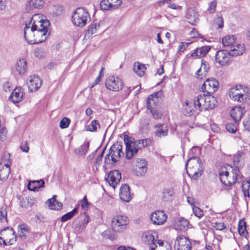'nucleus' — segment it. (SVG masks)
Returning a JSON list of instances; mask_svg holds the SVG:
<instances>
[{
  "mask_svg": "<svg viewBox=\"0 0 250 250\" xmlns=\"http://www.w3.org/2000/svg\"><path fill=\"white\" fill-rule=\"evenodd\" d=\"M230 116L235 123L239 122L243 116V109L240 106H235L230 112Z\"/></svg>",
  "mask_w": 250,
  "mask_h": 250,
  "instance_id": "22",
  "label": "nucleus"
},
{
  "mask_svg": "<svg viewBox=\"0 0 250 250\" xmlns=\"http://www.w3.org/2000/svg\"><path fill=\"white\" fill-rule=\"evenodd\" d=\"M167 219V215L162 210H158L151 213L149 219Z\"/></svg>",
  "mask_w": 250,
  "mask_h": 250,
  "instance_id": "34",
  "label": "nucleus"
},
{
  "mask_svg": "<svg viewBox=\"0 0 250 250\" xmlns=\"http://www.w3.org/2000/svg\"><path fill=\"white\" fill-rule=\"evenodd\" d=\"M148 109L151 111L154 118L157 119L161 118V117H162V115L161 113V112H159L157 110H156L154 108H153L152 106L151 108Z\"/></svg>",
  "mask_w": 250,
  "mask_h": 250,
  "instance_id": "59",
  "label": "nucleus"
},
{
  "mask_svg": "<svg viewBox=\"0 0 250 250\" xmlns=\"http://www.w3.org/2000/svg\"><path fill=\"white\" fill-rule=\"evenodd\" d=\"M185 110L187 111L188 116H191L193 114L194 111V109L191 108V105H190L188 102L186 103Z\"/></svg>",
  "mask_w": 250,
  "mask_h": 250,
  "instance_id": "61",
  "label": "nucleus"
},
{
  "mask_svg": "<svg viewBox=\"0 0 250 250\" xmlns=\"http://www.w3.org/2000/svg\"><path fill=\"white\" fill-rule=\"evenodd\" d=\"M44 1L43 0H31L29 1L30 6L36 8H40L42 7Z\"/></svg>",
  "mask_w": 250,
  "mask_h": 250,
  "instance_id": "45",
  "label": "nucleus"
},
{
  "mask_svg": "<svg viewBox=\"0 0 250 250\" xmlns=\"http://www.w3.org/2000/svg\"><path fill=\"white\" fill-rule=\"evenodd\" d=\"M229 51L231 56H237L243 54L245 52L244 44H238L231 47Z\"/></svg>",
  "mask_w": 250,
  "mask_h": 250,
  "instance_id": "29",
  "label": "nucleus"
},
{
  "mask_svg": "<svg viewBox=\"0 0 250 250\" xmlns=\"http://www.w3.org/2000/svg\"><path fill=\"white\" fill-rule=\"evenodd\" d=\"M210 223L212 225V227L215 229L216 230H222L226 228V226L223 223L212 221L210 222Z\"/></svg>",
  "mask_w": 250,
  "mask_h": 250,
  "instance_id": "50",
  "label": "nucleus"
},
{
  "mask_svg": "<svg viewBox=\"0 0 250 250\" xmlns=\"http://www.w3.org/2000/svg\"><path fill=\"white\" fill-rule=\"evenodd\" d=\"M119 196L121 199L125 202H128L132 199L130 191V187L127 184L123 185L120 189Z\"/></svg>",
  "mask_w": 250,
  "mask_h": 250,
  "instance_id": "16",
  "label": "nucleus"
},
{
  "mask_svg": "<svg viewBox=\"0 0 250 250\" xmlns=\"http://www.w3.org/2000/svg\"><path fill=\"white\" fill-rule=\"evenodd\" d=\"M100 127V125L98 120H93L90 125L86 126V130L90 132H96L98 128Z\"/></svg>",
  "mask_w": 250,
  "mask_h": 250,
  "instance_id": "36",
  "label": "nucleus"
},
{
  "mask_svg": "<svg viewBox=\"0 0 250 250\" xmlns=\"http://www.w3.org/2000/svg\"><path fill=\"white\" fill-rule=\"evenodd\" d=\"M37 25L33 23L31 29L24 30V35L25 40L30 44H37L43 42L42 39L36 36Z\"/></svg>",
  "mask_w": 250,
  "mask_h": 250,
  "instance_id": "7",
  "label": "nucleus"
},
{
  "mask_svg": "<svg viewBox=\"0 0 250 250\" xmlns=\"http://www.w3.org/2000/svg\"><path fill=\"white\" fill-rule=\"evenodd\" d=\"M18 233L19 237L25 238L27 234L30 231V229L25 224H21L18 226Z\"/></svg>",
  "mask_w": 250,
  "mask_h": 250,
  "instance_id": "31",
  "label": "nucleus"
},
{
  "mask_svg": "<svg viewBox=\"0 0 250 250\" xmlns=\"http://www.w3.org/2000/svg\"><path fill=\"white\" fill-rule=\"evenodd\" d=\"M0 235L3 236L4 238L0 236V245L6 246L12 245L13 242L16 241L17 236L15 235V231L12 228L6 227L0 230Z\"/></svg>",
  "mask_w": 250,
  "mask_h": 250,
  "instance_id": "4",
  "label": "nucleus"
},
{
  "mask_svg": "<svg viewBox=\"0 0 250 250\" xmlns=\"http://www.w3.org/2000/svg\"><path fill=\"white\" fill-rule=\"evenodd\" d=\"M56 197L57 196L54 195L52 198L49 199L46 202L50 209L59 210L62 207V203L56 200Z\"/></svg>",
  "mask_w": 250,
  "mask_h": 250,
  "instance_id": "24",
  "label": "nucleus"
},
{
  "mask_svg": "<svg viewBox=\"0 0 250 250\" xmlns=\"http://www.w3.org/2000/svg\"><path fill=\"white\" fill-rule=\"evenodd\" d=\"M241 156L242 155L240 154H239L234 158L233 160L234 166L238 169H239L241 167V165L239 164V162L241 161L240 159ZM237 170H239V169Z\"/></svg>",
  "mask_w": 250,
  "mask_h": 250,
  "instance_id": "60",
  "label": "nucleus"
},
{
  "mask_svg": "<svg viewBox=\"0 0 250 250\" xmlns=\"http://www.w3.org/2000/svg\"><path fill=\"white\" fill-rule=\"evenodd\" d=\"M137 142H138L139 144H141L142 147H145L150 146L152 143V141L150 139H146L145 140H137Z\"/></svg>",
  "mask_w": 250,
  "mask_h": 250,
  "instance_id": "57",
  "label": "nucleus"
},
{
  "mask_svg": "<svg viewBox=\"0 0 250 250\" xmlns=\"http://www.w3.org/2000/svg\"><path fill=\"white\" fill-rule=\"evenodd\" d=\"M162 91H159L150 95L147 98L146 105L148 109H150L151 108V104H155L156 102L158 101V98L162 96Z\"/></svg>",
  "mask_w": 250,
  "mask_h": 250,
  "instance_id": "26",
  "label": "nucleus"
},
{
  "mask_svg": "<svg viewBox=\"0 0 250 250\" xmlns=\"http://www.w3.org/2000/svg\"><path fill=\"white\" fill-rule=\"evenodd\" d=\"M78 212V208H75L72 211L62 215L60 219H71Z\"/></svg>",
  "mask_w": 250,
  "mask_h": 250,
  "instance_id": "48",
  "label": "nucleus"
},
{
  "mask_svg": "<svg viewBox=\"0 0 250 250\" xmlns=\"http://www.w3.org/2000/svg\"><path fill=\"white\" fill-rule=\"evenodd\" d=\"M42 84L40 78L36 75L30 76L27 83L28 90L30 92H35L39 89Z\"/></svg>",
  "mask_w": 250,
  "mask_h": 250,
  "instance_id": "15",
  "label": "nucleus"
},
{
  "mask_svg": "<svg viewBox=\"0 0 250 250\" xmlns=\"http://www.w3.org/2000/svg\"><path fill=\"white\" fill-rule=\"evenodd\" d=\"M90 204V203L87 201L86 196L85 195L82 201L81 207L84 210L87 209Z\"/></svg>",
  "mask_w": 250,
  "mask_h": 250,
  "instance_id": "62",
  "label": "nucleus"
},
{
  "mask_svg": "<svg viewBox=\"0 0 250 250\" xmlns=\"http://www.w3.org/2000/svg\"><path fill=\"white\" fill-rule=\"evenodd\" d=\"M31 199L23 198L20 202V205L22 208H28L32 206L33 203Z\"/></svg>",
  "mask_w": 250,
  "mask_h": 250,
  "instance_id": "47",
  "label": "nucleus"
},
{
  "mask_svg": "<svg viewBox=\"0 0 250 250\" xmlns=\"http://www.w3.org/2000/svg\"><path fill=\"white\" fill-rule=\"evenodd\" d=\"M129 220H112L111 226L115 231H121L126 228Z\"/></svg>",
  "mask_w": 250,
  "mask_h": 250,
  "instance_id": "17",
  "label": "nucleus"
},
{
  "mask_svg": "<svg viewBox=\"0 0 250 250\" xmlns=\"http://www.w3.org/2000/svg\"><path fill=\"white\" fill-rule=\"evenodd\" d=\"M70 123V119L66 117H63L60 121V127L62 129L66 128L68 126Z\"/></svg>",
  "mask_w": 250,
  "mask_h": 250,
  "instance_id": "52",
  "label": "nucleus"
},
{
  "mask_svg": "<svg viewBox=\"0 0 250 250\" xmlns=\"http://www.w3.org/2000/svg\"><path fill=\"white\" fill-rule=\"evenodd\" d=\"M217 2L215 0H213L209 3L208 10L210 13H213L215 10Z\"/></svg>",
  "mask_w": 250,
  "mask_h": 250,
  "instance_id": "63",
  "label": "nucleus"
},
{
  "mask_svg": "<svg viewBox=\"0 0 250 250\" xmlns=\"http://www.w3.org/2000/svg\"><path fill=\"white\" fill-rule=\"evenodd\" d=\"M44 182L42 180L30 182L28 184V189L31 191L36 190L44 187Z\"/></svg>",
  "mask_w": 250,
  "mask_h": 250,
  "instance_id": "27",
  "label": "nucleus"
},
{
  "mask_svg": "<svg viewBox=\"0 0 250 250\" xmlns=\"http://www.w3.org/2000/svg\"><path fill=\"white\" fill-rule=\"evenodd\" d=\"M5 158L0 162V180H4L7 178L10 171L11 161L10 155L7 154Z\"/></svg>",
  "mask_w": 250,
  "mask_h": 250,
  "instance_id": "9",
  "label": "nucleus"
},
{
  "mask_svg": "<svg viewBox=\"0 0 250 250\" xmlns=\"http://www.w3.org/2000/svg\"><path fill=\"white\" fill-rule=\"evenodd\" d=\"M110 3L113 5H111V9L114 10L117 9L122 4L121 0H109Z\"/></svg>",
  "mask_w": 250,
  "mask_h": 250,
  "instance_id": "55",
  "label": "nucleus"
},
{
  "mask_svg": "<svg viewBox=\"0 0 250 250\" xmlns=\"http://www.w3.org/2000/svg\"><path fill=\"white\" fill-rule=\"evenodd\" d=\"M218 86L219 83L216 79H208L202 85L201 89L204 93L212 94L217 90Z\"/></svg>",
  "mask_w": 250,
  "mask_h": 250,
  "instance_id": "11",
  "label": "nucleus"
},
{
  "mask_svg": "<svg viewBox=\"0 0 250 250\" xmlns=\"http://www.w3.org/2000/svg\"><path fill=\"white\" fill-rule=\"evenodd\" d=\"M189 225L188 220H176L174 228L177 230H184L188 228Z\"/></svg>",
  "mask_w": 250,
  "mask_h": 250,
  "instance_id": "28",
  "label": "nucleus"
},
{
  "mask_svg": "<svg viewBox=\"0 0 250 250\" xmlns=\"http://www.w3.org/2000/svg\"><path fill=\"white\" fill-rule=\"evenodd\" d=\"M216 103V99L211 94L204 93L195 97L193 104L194 108L199 112L203 110H207L209 109H213Z\"/></svg>",
  "mask_w": 250,
  "mask_h": 250,
  "instance_id": "1",
  "label": "nucleus"
},
{
  "mask_svg": "<svg viewBox=\"0 0 250 250\" xmlns=\"http://www.w3.org/2000/svg\"><path fill=\"white\" fill-rule=\"evenodd\" d=\"M187 173L193 179H198L204 170L202 161L196 156L191 157L186 164Z\"/></svg>",
  "mask_w": 250,
  "mask_h": 250,
  "instance_id": "2",
  "label": "nucleus"
},
{
  "mask_svg": "<svg viewBox=\"0 0 250 250\" xmlns=\"http://www.w3.org/2000/svg\"><path fill=\"white\" fill-rule=\"evenodd\" d=\"M113 149L117 151V158H120L121 157V154H123L122 151V146L120 144L117 143L115 144H113L111 146V150H112Z\"/></svg>",
  "mask_w": 250,
  "mask_h": 250,
  "instance_id": "44",
  "label": "nucleus"
},
{
  "mask_svg": "<svg viewBox=\"0 0 250 250\" xmlns=\"http://www.w3.org/2000/svg\"><path fill=\"white\" fill-rule=\"evenodd\" d=\"M124 140L126 146V158L127 159H130L133 157V153L131 150V145L133 144V138L127 135H125Z\"/></svg>",
  "mask_w": 250,
  "mask_h": 250,
  "instance_id": "20",
  "label": "nucleus"
},
{
  "mask_svg": "<svg viewBox=\"0 0 250 250\" xmlns=\"http://www.w3.org/2000/svg\"><path fill=\"white\" fill-rule=\"evenodd\" d=\"M239 172L240 171L238 170L233 169L232 170L231 180H228L229 172L227 170H222L219 174L220 181L226 186H231L236 182V180L239 176Z\"/></svg>",
  "mask_w": 250,
  "mask_h": 250,
  "instance_id": "8",
  "label": "nucleus"
},
{
  "mask_svg": "<svg viewBox=\"0 0 250 250\" xmlns=\"http://www.w3.org/2000/svg\"><path fill=\"white\" fill-rule=\"evenodd\" d=\"M250 188V182L249 181H247L244 182L242 185V189L244 195L245 197H249V189Z\"/></svg>",
  "mask_w": 250,
  "mask_h": 250,
  "instance_id": "43",
  "label": "nucleus"
},
{
  "mask_svg": "<svg viewBox=\"0 0 250 250\" xmlns=\"http://www.w3.org/2000/svg\"><path fill=\"white\" fill-rule=\"evenodd\" d=\"M236 37L234 35H228L222 39V43L224 46L232 45L235 43Z\"/></svg>",
  "mask_w": 250,
  "mask_h": 250,
  "instance_id": "33",
  "label": "nucleus"
},
{
  "mask_svg": "<svg viewBox=\"0 0 250 250\" xmlns=\"http://www.w3.org/2000/svg\"><path fill=\"white\" fill-rule=\"evenodd\" d=\"M190 42H181L178 47L179 52H183L187 48V47L190 44Z\"/></svg>",
  "mask_w": 250,
  "mask_h": 250,
  "instance_id": "64",
  "label": "nucleus"
},
{
  "mask_svg": "<svg viewBox=\"0 0 250 250\" xmlns=\"http://www.w3.org/2000/svg\"><path fill=\"white\" fill-rule=\"evenodd\" d=\"M168 133V129L167 126L161 129H156L154 132V135L158 138L164 137L167 136Z\"/></svg>",
  "mask_w": 250,
  "mask_h": 250,
  "instance_id": "38",
  "label": "nucleus"
},
{
  "mask_svg": "<svg viewBox=\"0 0 250 250\" xmlns=\"http://www.w3.org/2000/svg\"><path fill=\"white\" fill-rule=\"evenodd\" d=\"M90 18L89 13L85 8L78 7L73 12L72 16V21L77 26H84Z\"/></svg>",
  "mask_w": 250,
  "mask_h": 250,
  "instance_id": "3",
  "label": "nucleus"
},
{
  "mask_svg": "<svg viewBox=\"0 0 250 250\" xmlns=\"http://www.w3.org/2000/svg\"><path fill=\"white\" fill-rule=\"evenodd\" d=\"M174 249L175 250H191V244L188 238L183 235H180L176 238Z\"/></svg>",
  "mask_w": 250,
  "mask_h": 250,
  "instance_id": "10",
  "label": "nucleus"
},
{
  "mask_svg": "<svg viewBox=\"0 0 250 250\" xmlns=\"http://www.w3.org/2000/svg\"><path fill=\"white\" fill-rule=\"evenodd\" d=\"M111 5H112L109 0H103L100 2V7L104 10H111Z\"/></svg>",
  "mask_w": 250,
  "mask_h": 250,
  "instance_id": "46",
  "label": "nucleus"
},
{
  "mask_svg": "<svg viewBox=\"0 0 250 250\" xmlns=\"http://www.w3.org/2000/svg\"><path fill=\"white\" fill-rule=\"evenodd\" d=\"M26 61L24 59H20L17 61L15 65V70L18 74L24 75L26 71Z\"/></svg>",
  "mask_w": 250,
  "mask_h": 250,
  "instance_id": "21",
  "label": "nucleus"
},
{
  "mask_svg": "<svg viewBox=\"0 0 250 250\" xmlns=\"http://www.w3.org/2000/svg\"><path fill=\"white\" fill-rule=\"evenodd\" d=\"M142 239L144 243L150 245L149 248L153 245V244H156L154 242V236L150 231L144 232L143 234Z\"/></svg>",
  "mask_w": 250,
  "mask_h": 250,
  "instance_id": "25",
  "label": "nucleus"
},
{
  "mask_svg": "<svg viewBox=\"0 0 250 250\" xmlns=\"http://www.w3.org/2000/svg\"><path fill=\"white\" fill-rule=\"evenodd\" d=\"M131 150L132 151L133 156L135 154L137 153L138 152V150L139 149L141 148L142 146L141 144H139L138 142H137V140L136 141H134L133 144L131 145Z\"/></svg>",
  "mask_w": 250,
  "mask_h": 250,
  "instance_id": "51",
  "label": "nucleus"
},
{
  "mask_svg": "<svg viewBox=\"0 0 250 250\" xmlns=\"http://www.w3.org/2000/svg\"><path fill=\"white\" fill-rule=\"evenodd\" d=\"M213 25L217 26V28H222L224 26L223 19L221 15H218L214 19Z\"/></svg>",
  "mask_w": 250,
  "mask_h": 250,
  "instance_id": "42",
  "label": "nucleus"
},
{
  "mask_svg": "<svg viewBox=\"0 0 250 250\" xmlns=\"http://www.w3.org/2000/svg\"><path fill=\"white\" fill-rule=\"evenodd\" d=\"M193 212L195 216L198 218H201L203 215V211L199 208L194 206L192 208Z\"/></svg>",
  "mask_w": 250,
  "mask_h": 250,
  "instance_id": "56",
  "label": "nucleus"
},
{
  "mask_svg": "<svg viewBox=\"0 0 250 250\" xmlns=\"http://www.w3.org/2000/svg\"><path fill=\"white\" fill-rule=\"evenodd\" d=\"M238 231L241 236H246L248 234V233L246 229V222L245 220H239Z\"/></svg>",
  "mask_w": 250,
  "mask_h": 250,
  "instance_id": "32",
  "label": "nucleus"
},
{
  "mask_svg": "<svg viewBox=\"0 0 250 250\" xmlns=\"http://www.w3.org/2000/svg\"><path fill=\"white\" fill-rule=\"evenodd\" d=\"M209 69V66L208 62L204 60H202L201 67L196 73V78L200 79H203L207 75Z\"/></svg>",
  "mask_w": 250,
  "mask_h": 250,
  "instance_id": "18",
  "label": "nucleus"
},
{
  "mask_svg": "<svg viewBox=\"0 0 250 250\" xmlns=\"http://www.w3.org/2000/svg\"><path fill=\"white\" fill-rule=\"evenodd\" d=\"M102 235L104 238L106 239H108L111 241H113L116 239V237L115 236L114 233H113L111 230L109 229L105 230L103 232Z\"/></svg>",
  "mask_w": 250,
  "mask_h": 250,
  "instance_id": "41",
  "label": "nucleus"
},
{
  "mask_svg": "<svg viewBox=\"0 0 250 250\" xmlns=\"http://www.w3.org/2000/svg\"><path fill=\"white\" fill-rule=\"evenodd\" d=\"M230 56V53L227 50H219L215 54V61L221 65H227L229 64Z\"/></svg>",
  "mask_w": 250,
  "mask_h": 250,
  "instance_id": "12",
  "label": "nucleus"
},
{
  "mask_svg": "<svg viewBox=\"0 0 250 250\" xmlns=\"http://www.w3.org/2000/svg\"><path fill=\"white\" fill-rule=\"evenodd\" d=\"M171 245L168 242H165V245L160 248H157V245L153 244L150 248V250H171Z\"/></svg>",
  "mask_w": 250,
  "mask_h": 250,
  "instance_id": "40",
  "label": "nucleus"
},
{
  "mask_svg": "<svg viewBox=\"0 0 250 250\" xmlns=\"http://www.w3.org/2000/svg\"><path fill=\"white\" fill-rule=\"evenodd\" d=\"M105 85L107 89L113 91H119L122 89L123 82L118 77L110 76L105 80Z\"/></svg>",
  "mask_w": 250,
  "mask_h": 250,
  "instance_id": "6",
  "label": "nucleus"
},
{
  "mask_svg": "<svg viewBox=\"0 0 250 250\" xmlns=\"http://www.w3.org/2000/svg\"><path fill=\"white\" fill-rule=\"evenodd\" d=\"M146 70L145 65L139 62H136L134 64L133 70L135 73L140 77H142Z\"/></svg>",
  "mask_w": 250,
  "mask_h": 250,
  "instance_id": "30",
  "label": "nucleus"
},
{
  "mask_svg": "<svg viewBox=\"0 0 250 250\" xmlns=\"http://www.w3.org/2000/svg\"><path fill=\"white\" fill-rule=\"evenodd\" d=\"M227 130L231 133H234L237 130L236 126L234 124L228 123L226 125Z\"/></svg>",
  "mask_w": 250,
  "mask_h": 250,
  "instance_id": "54",
  "label": "nucleus"
},
{
  "mask_svg": "<svg viewBox=\"0 0 250 250\" xmlns=\"http://www.w3.org/2000/svg\"><path fill=\"white\" fill-rule=\"evenodd\" d=\"M173 192L171 189H167L163 192L162 200L166 202L172 200Z\"/></svg>",
  "mask_w": 250,
  "mask_h": 250,
  "instance_id": "39",
  "label": "nucleus"
},
{
  "mask_svg": "<svg viewBox=\"0 0 250 250\" xmlns=\"http://www.w3.org/2000/svg\"><path fill=\"white\" fill-rule=\"evenodd\" d=\"M39 18V17L37 15H35L33 16L32 18H31L29 22L26 23L25 26L24 28V30L25 29H31V25H33V23L34 21H35L36 19Z\"/></svg>",
  "mask_w": 250,
  "mask_h": 250,
  "instance_id": "58",
  "label": "nucleus"
},
{
  "mask_svg": "<svg viewBox=\"0 0 250 250\" xmlns=\"http://www.w3.org/2000/svg\"><path fill=\"white\" fill-rule=\"evenodd\" d=\"M100 27V25L99 23H92L89 26L88 29L87 30L86 34L89 36H92L93 34L96 33L97 29Z\"/></svg>",
  "mask_w": 250,
  "mask_h": 250,
  "instance_id": "37",
  "label": "nucleus"
},
{
  "mask_svg": "<svg viewBox=\"0 0 250 250\" xmlns=\"http://www.w3.org/2000/svg\"><path fill=\"white\" fill-rule=\"evenodd\" d=\"M210 50V47L208 46H202L200 48H196L193 52L188 56V58H201L205 56Z\"/></svg>",
  "mask_w": 250,
  "mask_h": 250,
  "instance_id": "19",
  "label": "nucleus"
},
{
  "mask_svg": "<svg viewBox=\"0 0 250 250\" xmlns=\"http://www.w3.org/2000/svg\"><path fill=\"white\" fill-rule=\"evenodd\" d=\"M89 142L85 141L84 143L80 146L79 152L83 155H85L89 149Z\"/></svg>",
  "mask_w": 250,
  "mask_h": 250,
  "instance_id": "49",
  "label": "nucleus"
},
{
  "mask_svg": "<svg viewBox=\"0 0 250 250\" xmlns=\"http://www.w3.org/2000/svg\"><path fill=\"white\" fill-rule=\"evenodd\" d=\"M23 94L21 88H16L11 93L9 100L13 103H19L22 99Z\"/></svg>",
  "mask_w": 250,
  "mask_h": 250,
  "instance_id": "23",
  "label": "nucleus"
},
{
  "mask_svg": "<svg viewBox=\"0 0 250 250\" xmlns=\"http://www.w3.org/2000/svg\"><path fill=\"white\" fill-rule=\"evenodd\" d=\"M122 178L121 173L118 170H114L110 171L106 180L109 185L115 188L117 185L120 182Z\"/></svg>",
  "mask_w": 250,
  "mask_h": 250,
  "instance_id": "14",
  "label": "nucleus"
},
{
  "mask_svg": "<svg viewBox=\"0 0 250 250\" xmlns=\"http://www.w3.org/2000/svg\"><path fill=\"white\" fill-rule=\"evenodd\" d=\"M229 97L235 101L244 102L247 99L246 96L242 93H235L234 95L232 91L229 93Z\"/></svg>",
  "mask_w": 250,
  "mask_h": 250,
  "instance_id": "35",
  "label": "nucleus"
},
{
  "mask_svg": "<svg viewBox=\"0 0 250 250\" xmlns=\"http://www.w3.org/2000/svg\"><path fill=\"white\" fill-rule=\"evenodd\" d=\"M33 23L37 25V32H36V36H41L42 40L44 41L47 38V33L48 27L50 25L49 21L47 20L42 19L41 20H37L34 21Z\"/></svg>",
  "mask_w": 250,
  "mask_h": 250,
  "instance_id": "5",
  "label": "nucleus"
},
{
  "mask_svg": "<svg viewBox=\"0 0 250 250\" xmlns=\"http://www.w3.org/2000/svg\"><path fill=\"white\" fill-rule=\"evenodd\" d=\"M187 18L188 20V22L191 25H195L196 22L198 21V18L196 15L192 16L191 15L188 14Z\"/></svg>",
  "mask_w": 250,
  "mask_h": 250,
  "instance_id": "53",
  "label": "nucleus"
},
{
  "mask_svg": "<svg viewBox=\"0 0 250 250\" xmlns=\"http://www.w3.org/2000/svg\"><path fill=\"white\" fill-rule=\"evenodd\" d=\"M147 170V163L144 159L137 158L135 162L134 171L138 176L145 174Z\"/></svg>",
  "mask_w": 250,
  "mask_h": 250,
  "instance_id": "13",
  "label": "nucleus"
}]
</instances>
